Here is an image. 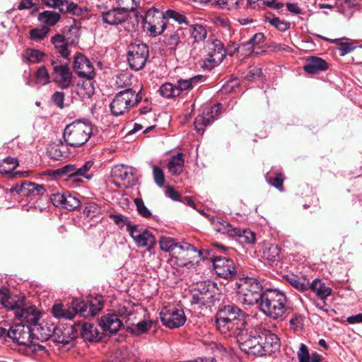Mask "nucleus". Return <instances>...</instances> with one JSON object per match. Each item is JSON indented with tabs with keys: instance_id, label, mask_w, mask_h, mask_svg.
<instances>
[{
	"instance_id": "nucleus-40",
	"label": "nucleus",
	"mask_w": 362,
	"mask_h": 362,
	"mask_svg": "<svg viewBox=\"0 0 362 362\" xmlns=\"http://www.w3.org/2000/svg\"><path fill=\"white\" fill-rule=\"evenodd\" d=\"M79 86L78 93L83 98H90L95 92L93 78H85Z\"/></svg>"
},
{
	"instance_id": "nucleus-37",
	"label": "nucleus",
	"mask_w": 362,
	"mask_h": 362,
	"mask_svg": "<svg viewBox=\"0 0 362 362\" xmlns=\"http://www.w3.org/2000/svg\"><path fill=\"white\" fill-rule=\"evenodd\" d=\"M214 300L212 292L209 289L204 293H200L193 295L192 303L195 305H199V308L202 306H210Z\"/></svg>"
},
{
	"instance_id": "nucleus-47",
	"label": "nucleus",
	"mask_w": 362,
	"mask_h": 362,
	"mask_svg": "<svg viewBox=\"0 0 362 362\" xmlns=\"http://www.w3.org/2000/svg\"><path fill=\"white\" fill-rule=\"evenodd\" d=\"M190 35L196 42L203 41L207 35L204 27L201 25H194L190 28Z\"/></svg>"
},
{
	"instance_id": "nucleus-35",
	"label": "nucleus",
	"mask_w": 362,
	"mask_h": 362,
	"mask_svg": "<svg viewBox=\"0 0 362 362\" xmlns=\"http://www.w3.org/2000/svg\"><path fill=\"white\" fill-rule=\"evenodd\" d=\"M51 42L62 57L67 58L69 56L70 52L64 36L57 34L52 37Z\"/></svg>"
},
{
	"instance_id": "nucleus-38",
	"label": "nucleus",
	"mask_w": 362,
	"mask_h": 362,
	"mask_svg": "<svg viewBox=\"0 0 362 362\" xmlns=\"http://www.w3.org/2000/svg\"><path fill=\"white\" fill-rule=\"evenodd\" d=\"M299 362H320V356L315 353L310 355L308 347L301 344L297 353Z\"/></svg>"
},
{
	"instance_id": "nucleus-7",
	"label": "nucleus",
	"mask_w": 362,
	"mask_h": 362,
	"mask_svg": "<svg viewBox=\"0 0 362 362\" xmlns=\"http://www.w3.org/2000/svg\"><path fill=\"white\" fill-rule=\"evenodd\" d=\"M33 336L41 340H47L49 334H41V336H39L37 332L33 331L32 327L21 323L12 326L8 331V337L20 346H30Z\"/></svg>"
},
{
	"instance_id": "nucleus-45",
	"label": "nucleus",
	"mask_w": 362,
	"mask_h": 362,
	"mask_svg": "<svg viewBox=\"0 0 362 362\" xmlns=\"http://www.w3.org/2000/svg\"><path fill=\"white\" fill-rule=\"evenodd\" d=\"M70 306L74 310V315L76 313H79L82 316L88 317V305L84 300L81 298H75L72 300L71 305Z\"/></svg>"
},
{
	"instance_id": "nucleus-10",
	"label": "nucleus",
	"mask_w": 362,
	"mask_h": 362,
	"mask_svg": "<svg viewBox=\"0 0 362 362\" xmlns=\"http://www.w3.org/2000/svg\"><path fill=\"white\" fill-rule=\"evenodd\" d=\"M202 252L193 245L185 243H178L170 262L177 267H185L192 262L197 256L200 257Z\"/></svg>"
},
{
	"instance_id": "nucleus-59",
	"label": "nucleus",
	"mask_w": 362,
	"mask_h": 362,
	"mask_svg": "<svg viewBox=\"0 0 362 362\" xmlns=\"http://www.w3.org/2000/svg\"><path fill=\"white\" fill-rule=\"evenodd\" d=\"M134 203L136 204V209L140 215L146 218L151 216V213L145 206L142 199H135Z\"/></svg>"
},
{
	"instance_id": "nucleus-22",
	"label": "nucleus",
	"mask_w": 362,
	"mask_h": 362,
	"mask_svg": "<svg viewBox=\"0 0 362 362\" xmlns=\"http://www.w3.org/2000/svg\"><path fill=\"white\" fill-rule=\"evenodd\" d=\"M99 325L103 331L115 334L122 326V322L117 315L108 314L100 318Z\"/></svg>"
},
{
	"instance_id": "nucleus-36",
	"label": "nucleus",
	"mask_w": 362,
	"mask_h": 362,
	"mask_svg": "<svg viewBox=\"0 0 362 362\" xmlns=\"http://www.w3.org/2000/svg\"><path fill=\"white\" fill-rule=\"evenodd\" d=\"M263 257L269 262L276 260L280 254V248L277 245L264 243L262 247Z\"/></svg>"
},
{
	"instance_id": "nucleus-48",
	"label": "nucleus",
	"mask_w": 362,
	"mask_h": 362,
	"mask_svg": "<svg viewBox=\"0 0 362 362\" xmlns=\"http://www.w3.org/2000/svg\"><path fill=\"white\" fill-rule=\"evenodd\" d=\"M35 81L37 84L41 86L47 85L50 82L49 74L44 66L37 69L35 74Z\"/></svg>"
},
{
	"instance_id": "nucleus-64",
	"label": "nucleus",
	"mask_w": 362,
	"mask_h": 362,
	"mask_svg": "<svg viewBox=\"0 0 362 362\" xmlns=\"http://www.w3.org/2000/svg\"><path fill=\"white\" fill-rule=\"evenodd\" d=\"M262 76V69L258 67L252 68L247 74L246 78L248 81H255L259 79Z\"/></svg>"
},
{
	"instance_id": "nucleus-39",
	"label": "nucleus",
	"mask_w": 362,
	"mask_h": 362,
	"mask_svg": "<svg viewBox=\"0 0 362 362\" xmlns=\"http://www.w3.org/2000/svg\"><path fill=\"white\" fill-rule=\"evenodd\" d=\"M316 36L320 39H322L325 41L329 42L332 43H334L335 45H339V49L340 51V55L341 56H345L348 53L351 52L355 49V47L353 46L349 42H341L339 39H329L327 37H325L324 36H322L320 35H316Z\"/></svg>"
},
{
	"instance_id": "nucleus-12",
	"label": "nucleus",
	"mask_w": 362,
	"mask_h": 362,
	"mask_svg": "<svg viewBox=\"0 0 362 362\" xmlns=\"http://www.w3.org/2000/svg\"><path fill=\"white\" fill-rule=\"evenodd\" d=\"M160 317L163 325L170 329L180 327L186 322L184 311L174 307L163 308L160 311Z\"/></svg>"
},
{
	"instance_id": "nucleus-17",
	"label": "nucleus",
	"mask_w": 362,
	"mask_h": 362,
	"mask_svg": "<svg viewBox=\"0 0 362 362\" xmlns=\"http://www.w3.org/2000/svg\"><path fill=\"white\" fill-rule=\"evenodd\" d=\"M74 69L80 78H94L95 76L93 63L82 54H78L75 57Z\"/></svg>"
},
{
	"instance_id": "nucleus-2",
	"label": "nucleus",
	"mask_w": 362,
	"mask_h": 362,
	"mask_svg": "<svg viewBox=\"0 0 362 362\" xmlns=\"http://www.w3.org/2000/svg\"><path fill=\"white\" fill-rule=\"evenodd\" d=\"M216 323L217 329L226 337H232L247 326L243 319V312L233 305L225 306L217 313Z\"/></svg>"
},
{
	"instance_id": "nucleus-13",
	"label": "nucleus",
	"mask_w": 362,
	"mask_h": 362,
	"mask_svg": "<svg viewBox=\"0 0 362 362\" xmlns=\"http://www.w3.org/2000/svg\"><path fill=\"white\" fill-rule=\"evenodd\" d=\"M166 19L164 13L156 8L149 9L144 19L145 27L153 35H160L165 28V20Z\"/></svg>"
},
{
	"instance_id": "nucleus-60",
	"label": "nucleus",
	"mask_w": 362,
	"mask_h": 362,
	"mask_svg": "<svg viewBox=\"0 0 362 362\" xmlns=\"http://www.w3.org/2000/svg\"><path fill=\"white\" fill-rule=\"evenodd\" d=\"M151 327V322L147 320H143L138 322L135 327L133 329V332L136 334H141L144 333Z\"/></svg>"
},
{
	"instance_id": "nucleus-21",
	"label": "nucleus",
	"mask_w": 362,
	"mask_h": 362,
	"mask_svg": "<svg viewBox=\"0 0 362 362\" xmlns=\"http://www.w3.org/2000/svg\"><path fill=\"white\" fill-rule=\"evenodd\" d=\"M260 344L262 348V356L275 352L279 348V339L277 336L270 332H264L260 335Z\"/></svg>"
},
{
	"instance_id": "nucleus-18",
	"label": "nucleus",
	"mask_w": 362,
	"mask_h": 362,
	"mask_svg": "<svg viewBox=\"0 0 362 362\" xmlns=\"http://www.w3.org/2000/svg\"><path fill=\"white\" fill-rule=\"evenodd\" d=\"M214 269L221 277L231 279L236 274L233 261L226 257H216L213 260Z\"/></svg>"
},
{
	"instance_id": "nucleus-29",
	"label": "nucleus",
	"mask_w": 362,
	"mask_h": 362,
	"mask_svg": "<svg viewBox=\"0 0 362 362\" xmlns=\"http://www.w3.org/2000/svg\"><path fill=\"white\" fill-rule=\"evenodd\" d=\"M239 48H240V47L238 46V45L237 43L233 42L231 47H229L228 49V50L226 51L224 49L222 43L218 40H216V41L213 42V43L210 45L209 52H211V54H212L222 55V59L223 60L226 52L229 55H233V54H235L236 52L238 51Z\"/></svg>"
},
{
	"instance_id": "nucleus-63",
	"label": "nucleus",
	"mask_w": 362,
	"mask_h": 362,
	"mask_svg": "<svg viewBox=\"0 0 362 362\" xmlns=\"http://www.w3.org/2000/svg\"><path fill=\"white\" fill-rule=\"evenodd\" d=\"M284 180V176L281 174H279L275 177H271L269 182L272 185H273L280 191H283Z\"/></svg>"
},
{
	"instance_id": "nucleus-57",
	"label": "nucleus",
	"mask_w": 362,
	"mask_h": 362,
	"mask_svg": "<svg viewBox=\"0 0 362 362\" xmlns=\"http://www.w3.org/2000/svg\"><path fill=\"white\" fill-rule=\"evenodd\" d=\"M26 187H28V188H26L25 192H27L28 194H31L33 196H37L42 194L45 192V189L41 185L26 182Z\"/></svg>"
},
{
	"instance_id": "nucleus-16",
	"label": "nucleus",
	"mask_w": 362,
	"mask_h": 362,
	"mask_svg": "<svg viewBox=\"0 0 362 362\" xmlns=\"http://www.w3.org/2000/svg\"><path fill=\"white\" fill-rule=\"evenodd\" d=\"M50 199L55 206L69 211L75 209L81 205L79 199L76 196L71 194L69 192L52 194Z\"/></svg>"
},
{
	"instance_id": "nucleus-26",
	"label": "nucleus",
	"mask_w": 362,
	"mask_h": 362,
	"mask_svg": "<svg viewBox=\"0 0 362 362\" xmlns=\"http://www.w3.org/2000/svg\"><path fill=\"white\" fill-rule=\"evenodd\" d=\"M112 175L115 179L123 182L124 185H130L133 173L131 168L124 165H115L112 170Z\"/></svg>"
},
{
	"instance_id": "nucleus-27",
	"label": "nucleus",
	"mask_w": 362,
	"mask_h": 362,
	"mask_svg": "<svg viewBox=\"0 0 362 362\" xmlns=\"http://www.w3.org/2000/svg\"><path fill=\"white\" fill-rule=\"evenodd\" d=\"M53 316L59 320H72L74 316V310L69 305L55 303L51 309Z\"/></svg>"
},
{
	"instance_id": "nucleus-46",
	"label": "nucleus",
	"mask_w": 362,
	"mask_h": 362,
	"mask_svg": "<svg viewBox=\"0 0 362 362\" xmlns=\"http://www.w3.org/2000/svg\"><path fill=\"white\" fill-rule=\"evenodd\" d=\"M161 95L165 98H171L179 95V90L177 86L171 83H165L163 84L160 89Z\"/></svg>"
},
{
	"instance_id": "nucleus-34",
	"label": "nucleus",
	"mask_w": 362,
	"mask_h": 362,
	"mask_svg": "<svg viewBox=\"0 0 362 362\" xmlns=\"http://www.w3.org/2000/svg\"><path fill=\"white\" fill-rule=\"evenodd\" d=\"M19 163L17 158L7 157L0 161V173L13 177V170L18 166Z\"/></svg>"
},
{
	"instance_id": "nucleus-58",
	"label": "nucleus",
	"mask_w": 362,
	"mask_h": 362,
	"mask_svg": "<svg viewBox=\"0 0 362 362\" xmlns=\"http://www.w3.org/2000/svg\"><path fill=\"white\" fill-rule=\"evenodd\" d=\"M153 173L155 182L159 187H163L165 182V176L163 170L158 166H154Z\"/></svg>"
},
{
	"instance_id": "nucleus-30",
	"label": "nucleus",
	"mask_w": 362,
	"mask_h": 362,
	"mask_svg": "<svg viewBox=\"0 0 362 362\" xmlns=\"http://www.w3.org/2000/svg\"><path fill=\"white\" fill-rule=\"evenodd\" d=\"M309 288L322 300H325L332 293L331 288L327 286L326 284L319 279L313 280L309 285Z\"/></svg>"
},
{
	"instance_id": "nucleus-1",
	"label": "nucleus",
	"mask_w": 362,
	"mask_h": 362,
	"mask_svg": "<svg viewBox=\"0 0 362 362\" xmlns=\"http://www.w3.org/2000/svg\"><path fill=\"white\" fill-rule=\"evenodd\" d=\"M285 293L278 289H267L262 293L259 302V310L267 317L272 320L281 318L288 307Z\"/></svg>"
},
{
	"instance_id": "nucleus-49",
	"label": "nucleus",
	"mask_w": 362,
	"mask_h": 362,
	"mask_svg": "<svg viewBox=\"0 0 362 362\" xmlns=\"http://www.w3.org/2000/svg\"><path fill=\"white\" fill-rule=\"evenodd\" d=\"M238 238L239 242L245 244H252L255 242V234L250 230H243V231L239 229V234L235 235Z\"/></svg>"
},
{
	"instance_id": "nucleus-53",
	"label": "nucleus",
	"mask_w": 362,
	"mask_h": 362,
	"mask_svg": "<svg viewBox=\"0 0 362 362\" xmlns=\"http://www.w3.org/2000/svg\"><path fill=\"white\" fill-rule=\"evenodd\" d=\"M88 305L87 314L88 317L95 315L103 308L100 298H94L86 303Z\"/></svg>"
},
{
	"instance_id": "nucleus-31",
	"label": "nucleus",
	"mask_w": 362,
	"mask_h": 362,
	"mask_svg": "<svg viewBox=\"0 0 362 362\" xmlns=\"http://www.w3.org/2000/svg\"><path fill=\"white\" fill-rule=\"evenodd\" d=\"M184 163L183 153H177L170 159L168 163V171L173 175H180L183 171Z\"/></svg>"
},
{
	"instance_id": "nucleus-9",
	"label": "nucleus",
	"mask_w": 362,
	"mask_h": 362,
	"mask_svg": "<svg viewBox=\"0 0 362 362\" xmlns=\"http://www.w3.org/2000/svg\"><path fill=\"white\" fill-rule=\"evenodd\" d=\"M93 161L88 160L82 165H66L57 170L58 174L66 175L67 180L73 182H82L81 177L90 180L92 175L88 174V171L93 168Z\"/></svg>"
},
{
	"instance_id": "nucleus-52",
	"label": "nucleus",
	"mask_w": 362,
	"mask_h": 362,
	"mask_svg": "<svg viewBox=\"0 0 362 362\" xmlns=\"http://www.w3.org/2000/svg\"><path fill=\"white\" fill-rule=\"evenodd\" d=\"M180 42V36L178 31L167 34L165 36V43L170 49H175Z\"/></svg>"
},
{
	"instance_id": "nucleus-15",
	"label": "nucleus",
	"mask_w": 362,
	"mask_h": 362,
	"mask_svg": "<svg viewBox=\"0 0 362 362\" xmlns=\"http://www.w3.org/2000/svg\"><path fill=\"white\" fill-rule=\"evenodd\" d=\"M15 315L18 319L22 320L26 323L25 326L32 327L33 332H39L40 329L44 330V328L38 324L40 313L35 306H29L25 308L21 307L15 312Z\"/></svg>"
},
{
	"instance_id": "nucleus-25",
	"label": "nucleus",
	"mask_w": 362,
	"mask_h": 362,
	"mask_svg": "<svg viewBox=\"0 0 362 362\" xmlns=\"http://www.w3.org/2000/svg\"><path fill=\"white\" fill-rule=\"evenodd\" d=\"M214 228L218 233L228 234L230 237L235 238V235L239 234V228L233 227L229 223L218 218H209Z\"/></svg>"
},
{
	"instance_id": "nucleus-42",
	"label": "nucleus",
	"mask_w": 362,
	"mask_h": 362,
	"mask_svg": "<svg viewBox=\"0 0 362 362\" xmlns=\"http://www.w3.org/2000/svg\"><path fill=\"white\" fill-rule=\"evenodd\" d=\"M202 79L201 75H197L195 76H193L188 79H180L177 81V89L179 90V95L180 94L181 91L189 90L193 88V86L197 83L200 80Z\"/></svg>"
},
{
	"instance_id": "nucleus-61",
	"label": "nucleus",
	"mask_w": 362,
	"mask_h": 362,
	"mask_svg": "<svg viewBox=\"0 0 362 362\" xmlns=\"http://www.w3.org/2000/svg\"><path fill=\"white\" fill-rule=\"evenodd\" d=\"M290 327L294 331L301 329L303 325V317L298 314H295L289 320Z\"/></svg>"
},
{
	"instance_id": "nucleus-43",
	"label": "nucleus",
	"mask_w": 362,
	"mask_h": 362,
	"mask_svg": "<svg viewBox=\"0 0 362 362\" xmlns=\"http://www.w3.org/2000/svg\"><path fill=\"white\" fill-rule=\"evenodd\" d=\"M265 21L280 31H285L290 28L289 23L281 21L279 18L274 16L272 13L266 14Z\"/></svg>"
},
{
	"instance_id": "nucleus-51",
	"label": "nucleus",
	"mask_w": 362,
	"mask_h": 362,
	"mask_svg": "<svg viewBox=\"0 0 362 362\" xmlns=\"http://www.w3.org/2000/svg\"><path fill=\"white\" fill-rule=\"evenodd\" d=\"M63 6H60V12L62 13H69L74 15L79 16L81 14V9L76 4L73 2H69L66 0H64Z\"/></svg>"
},
{
	"instance_id": "nucleus-50",
	"label": "nucleus",
	"mask_w": 362,
	"mask_h": 362,
	"mask_svg": "<svg viewBox=\"0 0 362 362\" xmlns=\"http://www.w3.org/2000/svg\"><path fill=\"white\" fill-rule=\"evenodd\" d=\"M223 61L222 55L212 54L209 52L207 57L204 60V66L206 69H211L218 65Z\"/></svg>"
},
{
	"instance_id": "nucleus-44",
	"label": "nucleus",
	"mask_w": 362,
	"mask_h": 362,
	"mask_svg": "<svg viewBox=\"0 0 362 362\" xmlns=\"http://www.w3.org/2000/svg\"><path fill=\"white\" fill-rule=\"evenodd\" d=\"M264 36L262 33H257L254 35L245 44L243 45V49L247 50L250 55L254 52L252 47L263 42Z\"/></svg>"
},
{
	"instance_id": "nucleus-33",
	"label": "nucleus",
	"mask_w": 362,
	"mask_h": 362,
	"mask_svg": "<svg viewBox=\"0 0 362 362\" xmlns=\"http://www.w3.org/2000/svg\"><path fill=\"white\" fill-rule=\"evenodd\" d=\"M61 18V15L54 11H45L39 13L38 21L47 26H54Z\"/></svg>"
},
{
	"instance_id": "nucleus-32",
	"label": "nucleus",
	"mask_w": 362,
	"mask_h": 362,
	"mask_svg": "<svg viewBox=\"0 0 362 362\" xmlns=\"http://www.w3.org/2000/svg\"><path fill=\"white\" fill-rule=\"evenodd\" d=\"M45 57V54L42 51L34 48H27L22 54L23 60L31 64L42 62Z\"/></svg>"
},
{
	"instance_id": "nucleus-23",
	"label": "nucleus",
	"mask_w": 362,
	"mask_h": 362,
	"mask_svg": "<svg viewBox=\"0 0 362 362\" xmlns=\"http://www.w3.org/2000/svg\"><path fill=\"white\" fill-rule=\"evenodd\" d=\"M0 304L11 310H18L24 305V298L11 296L0 289Z\"/></svg>"
},
{
	"instance_id": "nucleus-11",
	"label": "nucleus",
	"mask_w": 362,
	"mask_h": 362,
	"mask_svg": "<svg viewBox=\"0 0 362 362\" xmlns=\"http://www.w3.org/2000/svg\"><path fill=\"white\" fill-rule=\"evenodd\" d=\"M127 230L137 247L150 250L155 245L156 238L148 230L130 223L127 225Z\"/></svg>"
},
{
	"instance_id": "nucleus-5",
	"label": "nucleus",
	"mask_w": 362,
	"mask_h": 362,
	"mask_svg": "<svg viewBox=\"0 0 362 362\" xmlns=\"http://www.w3.org/2000/svg\"><path fill=\"white\" fill-rule=\"evenodd\" d=\"M141 100V96L139 93L132 88H127L117 93L110 105V108L114 115L119 116L136 105Z\"/></svg>"
},
{
	"instance_id": "nucleus-8",
	"label": "nucleus",
	"mask_w": 362,
	"mask_h": 362,
	"mask_svg": "<svg viewBox=\"0 0 362 362\" xmlns=\"http://www.w3.org/2000/svg\"><path fill=\"white\" fill-rule=\"evenodd\" d=\"M148 57V46L140 42L132 43L128 47L127 61L132 69L141 70Z\"/></svg>"
},
{
	"instance_id": "nucleus-14",
	"label": "nucleus",
	"mask_w": 362,
	"mask_h": 362,
	"mask_svg": "<svg viewBox=\"0 0 362 362\" xmlns=\"http://www.w3.org/2000/svg\"><path fill=\"white\" fill-rule=\"evenodd\" d=\"M51 64L53 68L52 76L54 82L61 88H67L72 83L73 74L66 64H60L52 59Z\"/></svg>"
},
{
	"instance_id": "nucleus-6",
	"label": "nucleus",
	"mask_w": 362,
	"mask_h": 362,
	"mask_svg": "<svg viewBox=\"0 0 362 362\" xmlns=\"http://www.w3.org/2000/svg\"><path fill=\"white\" fill-rule=\"evenodd\" d=\"M232 337L237 339L240 349L247 354L254 356H262V348L260 344L262 338L260 335L253 334V331H249L248 325L241 329Z\"/></svg>"
},
{
	"instance_id": "nucleus-20",
	"label": "nucleus",
	"mask_w": 362,
	"mask_h": 362,
	"mask_svg": "<svg viewBox=\"0 0 362 362\" xmlns=\"http://www.w3.org/2000/svg\"><path fill=\"white\" fill-rule=\"evenodd\" d=\"M129 18V12L119 6L102 13L103 22L112 26L122 25L125 23Z\"/></svg>"
},
{
	"instance_id": "nucleus-24",
	"label": "nucleus",
	"mask_w": 362,
	"mask_h": 362,
	"mask_svg": "<svg viewBox=\"0 0 362 362\" xmlns=\"http://www.w3.org/2000/svg\"><path fill=\"white\" fill-rule=\"evenodd\" d=\"M303 68L307 73L314 74L327 70L328 65L322 58L313 56L306 59Z\"/></svg>"
},
{
	"instance_id": "nucleus-4",
	"label": "nucleus",
	"mask_w": 362,
	"mask_h": 362,
	"mask_svg": "<svg viewBox=\"0 0 362 362\" xmlns=\"http://www.w3.org/2000/svg\"><path fill=\"white\" fill-rule=\"evenodd\" d=\"M92 126L88 122H74L65 127L63 137L66 144L71 146H81L86 144L92 134Z\"/></svg>"
},
{
	"instance_id": "nucleus-41",
	"label": "nucleus",
	"mask_w": 362,
	"mask_h": 362,
	"mask_svg": "<svg viewBox=\"0 0 362 362\" xmlns=\"http://www.w3.org/2000/svg\"><path fill=\"white\" fill-rule=\"evenodd\" d=\"M159 244L160 249L165 252L170 253L172 257L178 243L171 237L162 236L159 240Z\"/></svg>"
},
{
	"instance_id": "nucleus-19",
	"label": "nucleus",
	"mask_w": 362,
	"mask_h": 362,
	"mask_svg": "<svg viewBox=\"0 0 362 362\" xmlns=\"http://www.w3.org/2000/svg\"><path fill=\"white\" fill-rule=\"evenodd\" d=\"M221 108V104L218 103L212 106L206 114L198 115L194 123L195 130L199 133H203L207 126L218 119Z\"/></svg>"
},
{
	"instance_id": "nucleus-54",
	"label": "nucleus",
	"mask_w": 362,
	"mask_h": 362,
	"mask_svg": "<svg viewBox=\"0 0 362 362\" xmlns=\"http://www.w3.org/2000/svg\"><path fill=\"white\" fill-rule=\"evenodd\" d=\"M141 0H115L117 5L128 12L139 6Z\"/></svg>"
},
{
	"instance_id": "nucleus-56",
	"label": "nucleus",
	"mask_w": 362,
	"mask_h": 362,
	"mask_svg": "<svg viewBox=\"0 0 362 362\" xmlns=\"http://www.w3.org/2000/svg\"><path fill=\"white\" fill-rule=\"evenodd\" d=\"M164 14L166 18L173 19L180 24L187 23L186 17L176 11L169 9Z\"/></svg>"
},
{
	"instance_id": "nucleus-3",
	"label": "nucleus",
	"mask_w": 362,
	"mask_h": 362,
	"mask_svg": "<svg viewBox=\"0 0 362 362\" xmlns=\"http://www.w3.org/2000/svg\"><path fill=\"white\" fill-rule=\"evenodd\" d=\"M263 292L262 285L256 279L242 278L237 282V299L243 305H259Z\"/></svg>"
},
{
	"instance_id": "nucleus-55",
	"label": "nucleus",
	"mask_w": 362,
	"mask_h": 362,
	"mask_svg": "<svg viewBox=\"0 0 362 362\" xmlns=\"http://www.w3.org/2000/svg\"><path fill=\"white\" fill-rule=\"evenodd\" d=\"M49 32V28L46 26H43L40 28H34L30 31V37L33 40H43Z\"/></svg>"
},
{
	"instance_id": "nucleus-62",
	"label": "nucleus",
	"mask_w": 362,
	"mask_h": 362,
	"mask_svg": "<svg viewBox=\"0 0 362 362\" xmlns=\"http://www.w3.org/2000/svg\"><path fill=\"white\" fill-rule=\"evenodd\" d=\"M52 100L59 108L64 107V93L63 92H55L52 96Z\"/></svg>"
},
{
	"instance_id": "nucleus-28",
	"label": "nucleus",
	"mask_w": 362,
	"mask_h": 362,
	"mask_svg": "<svg viewBox=\"0 0 362 362\" xmlns=\"http://www.w3.org/2000/svg\"><path fill=\"white\" fill-rule=\"evenodd\" d=\"M81 337L88 341H98L100 339V336L98 328L91 323L85 322L81 327Z\"/></svg>"
}]
</instances>
